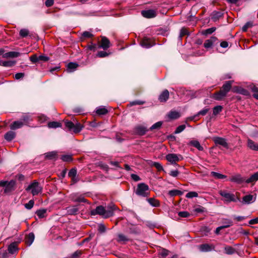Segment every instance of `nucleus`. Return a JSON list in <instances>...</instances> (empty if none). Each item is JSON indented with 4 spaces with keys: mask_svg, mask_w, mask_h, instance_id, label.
<instances>
[{
    "mask_svg": "<svg viewBox=\"0 0 258 258\" xmlns=\"http://www.w3.org/2000/svg\"><path fill=\"white\" fill-rule=\"evenodd\" d=\"M232 81H226L222 86L220 91L215 92L212 95V98L216 100L220 101L227 96V93L230 91L232 87Z\"/></svg>",
    "mask_w": 258,
    "mask_h": 258,
    "instance_id": "obj_1",
    "label": "nucleus"
},
{
    "mask_svg": "<svg viewBox=\"0 0 258 258\" xmlns=\"http://www.w3.org/2000/svg\"><path fill=\"white\" fill-rule=\"evenodd\" d=\"M230 180L237 183H241L244 182L249 183H254L258 180V171L252 174L248 178L245 179L240 174H237L231 177Z\"/></svg>",
    "mask_w": 258,
    "mask_h": 258,
    "instance_id": "obj_2",
    "label": "nucleus"
},
{
    "mask_svg": "<svg viewBox=\"0 0 258 258\" xmlns=\"http://www.w3.org/2000/svg\"><path fill=\"white\" fill-rule=\"evenodd\" d=\"M31 120L28 115H24L19 120L14 121L10 126L11 130H16L22 127L24 125H27Z\"/></svg>",
    "mask_w": 258,
    "mask_h": 258,
    "instance_id": "obj_3",
    "label": "nucleus"
},
{
    "mask_svg": "<svg viewBox=\"0 0 258 258\" xmlns=\"http://www.w3.org/2000/svg\"><path fill=\"white\" fill-rule=\"evenodd\" d=\"M135 193L139 197H148L150 194L149 187L145 183H140L137 185Z\"/></svg>",
    "mask_w": 258,
    "mask_h": 258,
    "instance_id": "obj_4",
    "label": "nucleus"
},
{
    "mask_svg": "<svg viewBox=\"0 0 258 258\" xmlns=\"http://www.w3.org/2000/svg\"><path fill=\"white\" fill-rule=\"evenodd\" d=\"M219 194L224 199L223 200L225 202H236L239 200L234 194L229 192L226 190H220Z\"/></svg>",
    "mask_w": 258,
    "mask_h": 258,
    "instance_id": "obj_5",
    "label": "nucleus"
},
{
    "mask_svg": "<svg viewBox=\"0 0 258 258\" xmlns=\"http://www.w3.org/2000/svg\"><path fill=\"white\" fill-rule=\"evenodd\" d=\"M65 125L70 131H73L75 134L80 132L83 127L80 123L74 124L72 121L69 120L65 121Z\"/></svg>",
    "mask_w": 258,
    "mask_h": 258,
    "instance_id": "obj_6",
    "label": "nucleus"
},
{
    "mask_svg": "<svg viewBox=\"0 0 258 258\" xmlns=\"http://www.w3.org/2000/svg\"><path fill=\"white\" fill-rule=\"evenodd\" d=\"M26 190H31L33 196H36L41 192L42 187L39 185L38 182L34 181L27 187Z\"/></svg>",
    "mask_w": 258,
    "mask_h": 258,
    "instance_id": "obj_7",
    "label": "nucleus"
},
{
    "mask_svg": "<svg viewBox=\"0 0 258 258\" xmlns=\"http://www.w3.org/2000/svg\"><path fill=\"white\" fill-rule=\"evenodd\" d=\"M166 160L172 164H175L176 163L182 159L181 155L175 154H168L166 156Z\"/></svg>",
    "mask_w": 258,
    "mask_h": 258,
    "instance_id": "obj_8",
    "label": "nucleus"
},
{
    "mask_svg": "<svg viewBox=\"0 0 258 258\" xmlns=\"http://www.w3.org/2000/svg\"><path fill=\"white\" fill-rule=\"evenodd\" d=\"M16 181L11 180L8 182L4 189V192L7 194H10L16 189Z\"/></svg>",
    "mask_w": 258,
    "mask_h": 258,
    "instance_id": "obj_9",
    "label": "nucleus"
},
{
    "mask_svg": "<svg viewBox=\"0 0 258 258\" xmlns=\"http://www.w3.org/2000/svg\"><path fill=\"white\" fill-rule=\"evenodd\" d=\"M218 43V39L217 37L212 36L210 39L206 40L204 43V46L205 48L208 49L211 48L213 45Z\"/></svg>",
    "mask_w": 258,
    "mask_h": 258,
    "instance_id": "obj_10",
    "label": "nucleus"
},
{
    "mask_svg": "<svg viewBox=\"0 0 258 258\" xmlns=\"http://www.w3.org/2000/svg\"><path fill=\"white\" fill-rule=\"evenodd\" d=\"M198 249L201 252H209L214 250L215 246L212 244L205 243L199 245Z\"/></svg>",
    "mask_w": 258,
    "mask_h": 258,
    "instance_id": "obj_11",
    "label": "nucleus"
},
{
    "mask_svg": "<svg viewBox=\"0 0 258 258\" xmlns=\"http://www.w3.org/2000/svg\"><path fill=\"white\" fill-rule=\"evenodd\" d=\"M105 212V209L104 207L99 206L97 207L95 209L91 210L90 213L91 215H99L104 217Z\"/></svg>",
    "mask_w": 258,
    "mask_h": 258,
    "instance_id": "obj_12",
    "label": "nucleus"
},
{
    "mask_svg": "<svg viewBox=\"0 0 258 258\" xmlns=\"http://www.w3.org/2000/svg\"><path fill=\"white\" fill-rule=\"evenodd\" d=\"M110 46V42L109 39L105 36L101 37L100 45H98L99 48H101L104 50L107 49Z\"/></svg>",
    "mask_w": 258,
    "mask_h": 258,
    "instance_id": "obj_13",
    "label": "nucleus"
},
{
    "mask_svg": "<svg viewBox=\"0 0 258 258\" xmlns=\"http://www.w3.org/2000/svg\"><path fill=\"white\" fill-rule=\"evenodd\" d=\"M142 16L146 18H153L156 16V12L154 10H143L141 12Z\"/></svg>",
    "mask_w": 258,
    "mask_h": 258,
    "instance_id": "obj_14",
    "label": "nucleus"
},
{
    "mask_svg": "<svg viewBox=\"0 0 258 258\" xmlns=\"http://www.w3.org/2000/svg\"><path fill=\"white\" fill-rule=\"evenodd\" d=\"M71 200L74 202L78 203H87V200L85 199L82 195H78L77 194H74L71 195Z\"/></svg>",
    "mask_w": 258,
    "mask_h": 258,
    "instance_id": "obj_15",
    "label": "nucleus"
},
{
    "mask_svg": "<svg viewBox=\"0 0 258 258\" xmlns=\"http://www.w3.org/2000/svg\"><path fill=\"white\" fill-rule=\"evenodd\" d=\"M213 141L215 144L216 145H221L224 148H227L228 147V144L226 142V140L225 139L221 138V137H216L213 138Z\"/></svg>",
    "mask_w": 258,
    "mask_h": 258,
    "instance_id": "obj_16",
    "label": "nucleus"
},
{
    "mask_svg": "<svg viewBox=\"0 0 258 258\" xmlns=\"http://www.w3.org/2000/svg\"><path fill=\"white\" fill-rule=\"evenodd\" d=\"M134 130L136 134L140 136L144 135L148 131H149V130H147L146 127L142 125L136 126L134 128Z\"/></svg>",
    "mask_w": 258,
    "mask_h": 258,
    "instance_id": "obj_17",
    "label": "nucleus"
},
{
    "mask_svg": "<svg viewBox=\"0 0 258 258\" xmlns=\"http://www.w3.org/2000/svg\"><path fill=\"white\" fill-rule=\"evenodd\" d=\"M169 97V93L167 89L162 92L158 97V100L160 102H166Z\"/></svg>",
    "mask_w": 258,
    "mask_h": 258,
    "instance_id": "obj_18",
    "label": "nucleus"
},
{
    "mask_svg": "<svg viewBox=\"0 0 258 258\" xmlns=\"http://www.w3.org/2000/svg\"><path fill=\"white\" fill-rule=\"evenodd\" d=\"M116 209L115 205H111L108 206L107 209H105V212L104 214V218H108L112 216L114 214V211Z\"/></svg>",
    "mask_w": 258,
    "mask_h": 258,
    "instance_id": "obj_19",
    "label": "nucleus"
},
{
    "mask_svg": "<svg viewBox=\"0 0 258 258\" xmlns=\"http://www.w3.org/2000/svg\"><path fill=\"white\" fill-rule=\"evenodd\" d=\"M18 242H14L9 245L8 250L9 253L13 254L18 251Z\"/></svg>",
    "mask_w": 258,
    "mask_h": 258,
    "instance_id": "obj_20",
    "label": "nucleus"
},
{
    "mask_svg": "<svg viewBox=\"0 0 258 258\" xmlns=\"http://www.w3.org/2000/svg\"><path fill=\"white\" fill-rule=\"evenodd\" d=\"M66 210L67 213L71 215H76L79 213V211L77 206H76L67 207Z\"/></svg>",
    "mask_w": 258,
    "mask_h": 258,
    "instance_id": "obj_21",
    "label": "nucleus"
},
{
    "mask_svg": "<svg viewBox=\"0 0 258 258\" xmlns=\"http://www.w3.org/2000/svg\"><path fill=\"white\" fill-rule=\"evenodd\" d=\"M141 45L146 48H149L152 47L155 44H152L149 38L145 37L140 42Z\"/></svg>",
    "mask_w": 258,
    "mask_h": 258,
    "instance_id": "obj_22",
    "label": "nucleus"
},
{
    "mask_svg": "<svg viewBox=\"0 0 258 258\" xmlns=\"http://www.w3.org/2000/svg\"><path fill=\"white\" fill-rule=\"evenodd\" d=\"M35 238L34 234L33 232L30 233L25 237L26 243L28 245L30 246L33 242Z\"/></svg>",
    "mask_w": 258,
    "mask_h": 258,
    "instance_id": "obj_23",
    "label": "nucleus"
},
{
    "mask_svg": "<svg viewBox=\"0 0 258 258\" xmlns=\"http://www.w3.org/2000/svg\"><path fill=\"white\" fill-rule=\"evenodd\" d=\"M57 156V154L56 151L49 152L45 154V159L49 160H56Z\"/></svg>",
    "mask_w": 258,
    "mask_h": 258,
    "instance_id": "obj_24",
    "label": "nucleus"
},
{
    "mask_svg": "<svg viewBox=\"0 0 258 258\" xmlns=\"http://www.w3.org/2000/svg\"><path fill=\"white\" fill-rule=\"evenodd\" d=\"M247 146L252 150L258 151V144L250 139L247 140Z\"/></svg>",
    "mask_w": 258,
    "mask_h": 258,
    "instance_id": "obj_25",
    "label": "nucleus"
},
{
    "mask_svg": "<svg viewBox=\"0 0 258 258\" xmlns=\"http://www.w3.org/2000/svg\"><path fill=\"white\" fill-rule=\"evenodd\" d=\"M16 136L15 132L10 131L6 133L5 135V139L8 142L13 140Z\"/></svg>",
    "mask_w": 258,
    "mask_h": 258,
    "instance_id": "obj_26",
    "label": "nucleus"
},
{
    "mask_svg": "<svg viewBox=\"0 0 258 258\" xmlns=\"http://www.w3.org/2000/svg\"><path fill=\"white\" fill-rule=\"evenodd\" d=\"M147 201L152 207H159L160 206L159 201L154 198H148L147 199Z\"/></svg>",
    "mask_w": 258,
    "mask_h": 258,
    "instance_id": "obj_27",
    "label": "nucleus"
},
{
    "mask_svg": "<svg viewBox=\"0 0 258 258\" xmlns=\"http://www.w3.org/2000/svg\"><path fill=\"white\" fill-rule=\"evenodd\" d=\"M96 113L98 115H105L108 113V110L104 106H101L96 108Z\"/></svg>",
    "mask_w": 258,
    "mask_h": 258,
    "instance_id": "obj_28",
    "label": "nucleus"
},
{
    "mask_svg": "<svg viewBox=\"0 0 258 258\" xmlns=\"http://www.w3.org/2000/svg\"><path fill=\"white\" fill-rule=\"evenodd\" d=\"M189 144L196 148L199 151H203L204 149L203 147L201 146L200 142L197 140H191L189 142Z\"/></svg>",
    "mask_w": 258,
    "mask_h": 258,
    "instance_id": "obj_29",
    "label": "nucleus"
},
{
    "mask_svg": "<svg viewBox=\"0 0 258 258\" xmlns=\"http://www.w3.org/2000/svg\"><path fill=\"white\" fill-rule=\"evenodd\" d=\"M46 209H40L36 212V214L39 218H43L46 216Z\"/></svg>",
    "mask_w": 258,
    "mask_h": 258,
    "instance_id": "obj_30",
    "label": "nucleus"
},
{
    "mask_svg": "<svg viewBox=\"0 0 258 258\" xmlns=\"http://www.w3.org/2000/svg\"><path fill=\"white\" fill-rule=\"evenodd\" d=\"M211 176L214 177L216 179H224L226 177V175L215 171H212L211 172Z\"/></svg>",
    "mask_w": 258,
    "mask_h": 258,
    "instance_id": "obj_31",
    "label": "nucleus"
},
{
    "mask_svg": "<svg viewBox=\"0 0 258 258\" xmlns=\"http://www.w3.org/2000/svg\"><path fill=\"white\" fill-rule=\"evenodd\" d=\"M210 108L208 107H205L202 110L200 111L197 114H196L194 116L192 117V119H195L197 117L200 115L204 116L209 111Z\"/></svg>",
    "mask_w": 258,
    "mask_h": 258,
    "instance_id": "obj_32",
    "label": "nucleus"
},
{
    "mask_svg": "<svg viewBox=\"0 0 258 258\" xmlns=\"http://www.w3.org/2000/svg\"><path fill=\"white\" fill-rule=\"evenodd\" d=\"M78 64L77 63L70 62L68 64L67 70L70 72H73L78 67Z\"/></svg>",
    "mask_w": 258,
    "mask_h": 258,
    "instance_id": "obj_33",
    "label": "nucleus"
},
{
    "mask_svg": "<svg viewBox=\"0 0 258 258\" xmlns=\"http://www.w3.org/2000/svg\"><path fill=\"white\" fill-rule=\"evenodd\" d=\"M48 127L49 128H57L61 126V123L57 121H51L48 123Z\"/></svg>",
    "mask_w": 258,
    "mask_h": 258,
    "instance_id": "obj_34",
    "label": "nucleus"
},
{
    "mask_svg": "<svg viewBox=\"0 0 258 258\" xmlns=\"http://www.w3.org/2000/svg\"><path fill=\"white\" fill-rule=\"evenodd\" d=\"M222 16V13L220 12L214 11L212 15V19L214 21H216Z\"/></svg>",
    "mask_w": 258,
    "mask_h": 258,
    "instance_id": "obj_35",
    "label": "nucleus"
},
{
    "mask_svg": "<svg viewBox=\"0 0 258 258\" xmlns=\"http://www.w3.org/2000/svg\"><path fill=\"white\" fill-rule=\"evenodd\" d=\"M129 239L123 234H118L117 235V241L118 242L128 241Z\"/></svg>",
    "mask_w": 258,
    "mask_h": 258,
    "instance_id": "obj_36",
    "label": "nucleus"
},
{
    "mask_svg": "<svg viewBox=\"0 0 258 258\" xmlns=\"http://www.w3.org/2000/svg\"><path fill=\"white\" fill-rule=\"evenodd\" d=\"M163 124L162 121H158L153 124L149 129V131H153L154 130H159Z\"/></svg>",
    "mask_w": 258,
    "mask_h": 258,
    "instance_id": "obj_37",
    "label": "nucleus"
},
{
    "mask_svg": "<svg viewBox=\"0 0 258 258\" xmlns=\"http://www.w3.org/2000/svg\"><path fill=\"white\" fill-rule=\"evenodd\" d=\"M168 117L172 119H177L179 117L180 114L177 111H170L168 114Z\"/></svg>",
    "mask_w": 258,
    "mask_h": 258,
    "instance_id": "obj_38",
    "label": "nucleus"
},
{
    "mask_svg": "<svg viewBox=\"0 0 258 258\" xmlns=\"http://www.w3.org/2000/svg\"><path fill=\"white\" fill-rule=\"evenodd\" d=\"M182 194H183L182 191H181V190H177V189H173V190H169L168 191V194L171 197H174V196H175L177 195L180 196V195H182Z\"/></svg>",
    "mask_w": 258,
    "mask_h": 258,
    "instance_id": "obj_39",
    "label": "nucleus"
},
{
    "mask_svg": "<svg viewBox=\"0 0 258 258\" xmlns=\"http://www.w3.org/2000/svg\"><path fill=\"white\" fill-rule=\"evenodd\" d=\"M243 202L245 204H249L252 202L253 200V196L251 195H248L245 196L243 197Z\"/></svg>",
    "mask_w": 258,
    "mask_h": 258,
    "instance_id": "obj_40",
    "label": "nucleus"
},
{
    "mask_svg": "<svg viewBox=\"0 0 258 258\" xmlns=\"http://www.w3.org/2000/svg\"><path fill=\"white\" fill-rule=\"evenodd\" d=\"M16 63L15 60H8L4 61L3 62V66L5 67H12Z\"/></svg>",
    "mask_w": 258,
    "mask_h": 258,
    "instance_id": "obj_41",
    "label": "nucleus"
},
{
    "mask_svg": "<svg viewBox=\"0 0 258 258\" xmlns=\"http://www.w3.org/2000/svg\"><path fill=\"white\" fill-rule=\"evenodd\" d=\"M225 253L227 254H232L235 252V249L230 246H226L224 247Z\"/></svg>",
    "mask_w": 258,
    "mask_h": 258,
    "instance_id": "obj_42",
    "label": "nucleus"
},
{
    "mask_svg": "<svg viewBox=\"0 0 258 258\" xmlns=\"http://www.w3.org/2000/svg\"><path fill=\"white\" fill-rule=\"evenodd\" d=\"M189 35V32H188V30H187V29H186L184 27H183L180 30V34H179V39L180 40H181L182 37L183 36H184V35Z\"/></svg>",
    "mask_w": 258,
    "mask_h": 258,
    "instance_id": "obj_43",
    "label": "nucleus"
},
{
    "mask_svg": "<svg viewBox=\"0 0 258 258\" xmlns=\"http://www.w3.org/2000/svg\"><path fill=\"white\" fill-rule=\"evenodd\" d=\"M29 34V31L27 29H22L19 32V35L21 37L24 38Z\"/></svg>",
    "mask_w": 258,
    "mask_h": 258,
    "instance_id": "obj_44",
    "label": "nucleus"
},
{
    "mask_svg": "<svg viewBox=\"0 0 258 258\" xmlns=\"http://www.w3.org/2000/svg\"><path fill=\"white\" fill-rule=\"evenodd\" d=\"M61 159L64 162H70L73 160V158L70 155H63L61 157Z\"/></svg>",
    "mask_w": 258,
    "mask_h": 258,
    "instance_id": "obj_45",
    "label": "nucleus"
},
{
    "mask_svg": "<svg viewBox=\"0 0 258 258\" xmlns=\"http://www.w3.org/2000/svg\"><path fill=\"white\" fill-rule=\"evenodd\" d=\"M223 109V107L221 105H217L213 108V114L215 115L219 114Z\"/></svg>",
    "mask_w": 258,
    "mask_h": 258,
    "instance_id": "obj_46",
    "label": "nucleus"
},
{
    "mask_svg": "<svg viewBox=\"0 0 258 258\" xmlns=\"http://www.w3.org/2000/svg\"><path fill=\"white\" fill-rule=\"evenodd\" d=\"M151 165L155 167L158 171H161L163 170L162 166L159 162H152Z\"/></svg>",
    "mask_w": 258,
    "mask_h": 258,
    "instance_id": "obj_47",
    "label": "nucleus"
},
{
    "mask_svg": "<svg viewBox=\"0 0 258 258\" xmlns=\"http://www.w3.org/2000/svg\"><path fill=\"white\" fill-rule=\"evenodd\" d=\"M77 173V170L76 168H72L69 172L68 176L70 177H76Z\"/></svg>",
    "mask_w": 258,
    "mask_h": 258,
    "instance_id": "obj_48",
    "label": "nucleus"
},
{
    "mask_svg": "<svg viewBox=\"0 0 258 258\" xmlns=\"http://www.w3.org/2000/svg\"><path fill=\"white\" fill-rule=\"evenodd\" d=\"M198 194L196 191H190L186 194L185 197L187 198H192L195 197H198Z\"/></svg>",
    "mask_w": 258,
    "mask_h": 258,
    "instance_id": "obj_49",
    "label": "nucleus"
},
{
    "mask_svg": "<svg viewBox=\"0 0 258 258\" xmlns=\"http://www.w3.org/2000/svg\"><path fill=\"white\" fill-rule=\"evenodd\" d=\"M34 204V202L33 200H30L28 203L25 204L24 206L25 208L28 210L31 209Z\"/></svg>",
    "mask_w": 258,
    "mask_h": 258,
    "instance_id": "obj_50",
    "label": "nucleus"
},
{
    "mask_svg": "<svg viewBox=\"0 0 258 258\" xmlns=\"http://www.w3.org/2000/svg\"><path fill=\"white\" fill-rule=\"evenodd\" d=\"M252 26V23L250 22H247L242 28V30L243 32H246L249 28Z\"/></svg>",
    "mask_w": 258,
    "mask_h": 258,
    "instance_id": "obj_51",
    "label": "nucleus"
},
{
    "mask_svg": "<svg viewBox=\"0 0 258 258\" xmlns=\"http://www.w3.org/2000/svg\"><path fill=\"white\" fill-rule=\"evenodd\" d=\"M21 53L16 51H10L9 55L10 58H15L19 57L21 55Z\"/></svg>",
    "mask_w": 258,
    "mask_h": 258,
    "instance_id": "obj_52",
    "label": "nucleus"
},
{
    "mask_svg": "<svg viewBox=\"0 0 258 258\" xmlns=\"http://www.w3.org/2000/svg\"><path fill=\"white\" fill-rule=\"evenodd\" d=\"M145 103V101L142 100H135L130 102L131 106H134L136 105H143Z\"/></svg>",
    "mask_w": 258,
    "mask_h": 258,
    "instance_id": "obj_53",
    "label": "nucleus"
},
{
    "mask_svg": "<svg viewBox=\"0 0 258 258\" xmlns=\"http://www.w3.org/2000/svg\"><path fill=\"white\" fill-rule=\"evenodd\" d=\"M185 125H184V124L180 125L176 128V130L174 132V133L176 134H179V133H181V132H182L185 129Z\"/></svg>",
    "mask_w": 258,
    "mask_h": 258,
    "instance_id": "obj_54",
    "label": "nucleus"
},
{
    "mask_svg": "<svg viewBox=\"0 0 258 258\" xmlns=\"http://www.w3.org/2000/svg\"><path fill=\"white\" fill-rule=\"evenodd\" d=\"M215 30H216L215 27H212V28H208V29L205 30L203 33V34H205V35L211 34L213 33Z\"/></svg>",
    "mask_w": 258,
    "mask_h": 258,
    "instance_id": "obj_55",
    "label": "nucleus"
},
{
    "mask_svg": "<svg viewBox=\"0 0 258 258\" xmlns=\"http://www.w3.org/2000/svg\"><path fill=\"white\" fill-rule=\"evenodd\" d=\"M109 54V53H107L105 51H100L98 52V53L97 54V56L99 57H105L108 56Z\"/></svg>",
    "mask_w": 258,
    "mask_h": 258,
    "instance_id": "obj_56",
    "label": "nucleus"
},
{
    "mask_svg": "<svg viewBox=\"0 0 258 258\" xmlns=\"http://www.w3.org/2000/svg\"><path fill=\"white\" fill-rule=\"evenodd\" d=\"M178 215L180 217L186 218L189 216L190 214L187 211H181L178 212Z\"/></svg>",
    "mask_w": 258,
    "mask_h": 258,
    "instance_id": "obj_57",
    "label": "nucleus"
},
{
    "mask_svg": "<svg viewBox=\"0 0 258 258\" xmlns=\"http://www.w3.org/2000/svg\"><path fill=\"white\" fill-rule=\"evenodd\" d=\"M98 46L96 44H94L91 43L90 45H89L88 46V48L90 49V50L95 51L97 50V48H98Z\"/></svg>",
    "mask_w": 258,
    "mask_h": 258,
    "instance_id": "obj_58",
    "label": "nucleus"
},
{
    "mask_svg": "<svg viewBox=\"0 0 258 258\" xmlns=\"http://www.w3.org/2000/svg\"><path fill=\"white\" fill-rule=\"evenodd\" d=\"M38 56L37 55V54H34L30 57V60L33 62V63H35L37 62H38Z\"/></svg>",
    "mask_w": 258,
    "mask_h": 258,
    "instance_id": "obj_59",
    "label": "nucleus"
},
{
    "mask_svg": "<svg viewBox=\"0 0 258 258\" xmlns=\"http://www.w3.org/2000/svg\"><path fill=\"white\" fill-rule=\"evenodd\" d=\"M38 61H47V60H49L48 57L45 56V55H40L38 56Z\"/></svg>",
    "mask_w": 258,
    "mask_h": 258,
    "instance_id": "obj_60",
    "label": "nucleus"
},
{
    "mask_svg": "<svg viewBox=\"0 0 258 258\" xmlns=\"http://www.w3.org/2000/svg\"><path fill=\"white\" fill-rule=\"evenodd\" d=\"M98 231L101 233H103L106 231V227L103 224H99L98 225Z\"/></svg>",
    "mask_w": 258,
    "mask_h": 258,
    "instance_id": "obj_61",
    "label": "nucleus"
},
{
    "mask_svg": "<svg viewBox=\"0 0 258 258\" xmlns=\"http://www.w3.org/2000/svg\"><path fill=\"white\" fill-rule=\"evenodd\" d=\"M224 220L225 221L224 223L225 224L224 226H227L226 228H228L233 225V222L231 220L226 219Z\"/></svg>",
    "mask_w": 258,
    "mask_h": 258,
    "instance_id": "obj_62",
    "label": "nucleus"
},
{
    "mask_svg": "<svg viewBox=\"0 0 258 258\" xmlns=\"http://www.w3.org/2000/svg\"><path fill=\"white\" fill-rule=\"evenodd\" d=\"M81 254L82 252L81 250H77L72 254L71 258H77L79 257Z\"/></svg>",
    "mask_w": 258,
    "mask_h": 258,
    "instance_id": "obj_63",
    "label": "nucleus"
},
{
    "mask_svg": "<svg viewBox=\"0 0 258 258\" xmlns=\"http://www.w3.org/2000/svg\"><path fill=\"white\" fill-rule=\"evenodd\" d=\"M82 36L86 38H91L93 36V35L88 31H84L82 34Z\"/></svg>",
    "mask_w": 258,
    "mask_h": 258,
    "instance_id": "obj_64",
    "label": "nucleus"
}]
</instances>
